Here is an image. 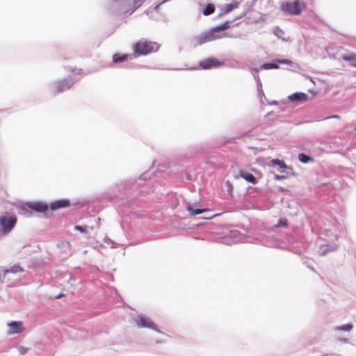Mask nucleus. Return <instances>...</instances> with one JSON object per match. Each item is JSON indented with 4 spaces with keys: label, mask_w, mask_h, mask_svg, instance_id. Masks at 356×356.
Listing matches in <instances>:
<instances>
[{
    "label": "nucleus",
    "mask_w": 356,
    "mask_h": 356,
    "mask_svg": "<svg viewBox=\"0 0 356 356\" xmlns=\"http://www.w3.org/2000/svg\"><path fill=\"white\" fill-rule=\"evenodd\" d=\"M318 237L315 241V252L320 256H325L334 252L339 247L337 232L341 225L334 219L320 218L316 222Z\"/></svg>",
    "instance_id": "nucleus-1"
},
{
    "label": "nucleus",
    "mask_w": 356,
    "mask_h": 356,
    "mask_svg": "<svg viewBox=\"0 0 356 356\" xmlns=\"http://www.w3.org/2000/svg\"><path fill=\"white\" fill-rule=\"evenodd\" d=\"M159 45L156 42L147 41L145 39H141L133 46L134 57L137 58L140 56L147 55L159 50Z\"/></svg>",
    "instance_id": "nucleus-2"
},
{
    "label": "nucleus",
    "mask_w": 356,
    "mask_h": 356,
    "mask_svg": "<svg viewBox=\"0 0 356 356\" xmlns=\"http://www.w3.org/2000/svg\"><path fill=\"white\" fill-rule=\"evenodd\" d=\"M23 271V268L20 266H13L9 270H0V282L6 284L8 286H12L18 281L15 275Z\"/></svg>",
    "instance_id": "nucleus-3"
},
{
    "label": "nucleus",
    "mask_w": 356,
    "mask_h": 356,
    "mask_svg": "<svg viewBox=\"0 0 356 356\" xmlns=\"http://www.w3.org/2000/svg\"><path fill=\"white\" fill-rule=\"evenodd\" d=\"M17 222L15 216H10L8 213L0 216V236L8 234Z\"/></svg>",
    "instance_id": "nucleus-4"
},
{
    "label": "nucleus",
    "mask_w": 356,
    "mask_h": 356,
    "mask_svg": "<svg viewBox=\"0 0 356 356\" xmlns=\"http://www.w3.org/2000/svg\"><path fill=\"white\" fill-rule=\"evenodd\" d=\"M305 3L300 0H296L293 2H284L282 4V9L284 12L290 15H298L305 8Z\"/></svg>",
    "instance_id": "nucleus-5"
},
{
    "label": "nucleus",
    "mask_w": 356,
    "mask_h": 356,
    "mask_svg": "<svg viewBox=\"0 0 356 356\" xmlns=\"http://www.w3.org/2000/svg\"><path fill=\"white\" fill-rule=\"evenodd\" d=\"M74 84V81L67 79L57 81L53 86L54 94H59L69 90Z\"/></svg>",
    "instance_id": "nucleus-6"
},
{
    "label": "nucleus",
    "mask_w": 356,
    "mask_h": 356,
    "mask_svg": "<svg viewBox=\"0 0 356 356\" xmlns=\"http://www.w3.org/2000/svg\"><path fill=\"white\" fill-rule=\"evenodd\" d=\"M135 323L138 327H146L151 330H156V327L154 323L148 318L143 315H138L135 318Z\"/></svg>",
    "instance_id": "nucleus-7"
},
{
    "label": "nucleus",
    "mask_w": 356,
    "mask_h": 356,
    "mask_svg": "<svg viewBox=\"0 0 356 356\" xmlns=\"http://www.w3.org/2000/svg\"><path fill=\"white\" fill-rule=\"evenodd\" d=\"M216 32L213 31V29L211 31L207 32L202 35L200 37L197 38V43L198 44H202L205 42H210L212 40H215L216 39L220 38L219 36H217L216 34Z\"/></svg>",
    "instance_id": "nucleus-8"
},
{
    "label": "nucleus",
    "mask_w": 356,
    "mask_h": 356,
    "mask_svg": "<svg viewBox=\"0 0 356 356\" xmlns=\"http://www.w3.org/2000/svg\"><path fill=\"white\" fill-rule=\"evenodd\" d=\"M291 63V62L287 59H277L273 63H264L261 68L263 70L277 69L279 67L278 64H289Z\"/></svg>",
    "instance_id": "nucleus-9"
},
{
    "label": "nucleus",
    "mask_w": 356,
    "mask_h": 356,
    "mask_svg": "<svg viewBox=\"0 0 356 356\" xmlns=\"http://www.w3.org/2000/svg\"><path fill=\"white\" fill-rule=\"evenodd\" d=\"M8 334H15L21 333L24 330L22 323L21 321H13L8 324Z\"/></svg>",
    "instance_id": "nucleus-10"
},
{
    "label": "nucleus",
    "mask_w": 356,
    "mask_h": 356,
    "mask_svg": "<svg viewBox=\"0 0 356 356\" xmlns=\"http://www.w3.org/2000/svg\"><path fill=\"white\" fill-rule=\"evenodd\" d=\"M200 65L203 69H209L220 65V63L216 58H208L201 61Z\"/></svg>",
    "instance_id": "nucleus-11"
},
{
    "label": "nucleus",
    "mask_w": 356,
    "mask_h": 356,
    "mask_svg": "<svg viewBox=\"0 0 356 356\" xmlns=\"http://www.w3.org/2000/svg\"><path fill=\"white\" fill-rule=\"evenodd\" d=\"M289 99L291 102H306L308 99L306 94L303 92H296L289 96Z\"/></svg>",
    "instance_id": "nucleus-12"
},
{
    "label": "nucleus",
    "mask_w": 356,
    "mask_h": 356,
    "mask_svg": "<svg viewBox=\"0 0 356 356\" xmlns=\"http://www.w3.org/2000/svg\"><path fill=\"white\" fill-rule=\"evenodd\" d=\"M70 206V202L67 200H60L52 202L50 204V209L51 210H56L61 208L67 207Z\"/></svg>",
    "instance_id": "nucleus-13"
},
{
    "label": "nucleus",
    "mask_w": 356,
    "mask_h": 356,
    "mask_svg": "<svg viewBox=\"0 0 356 356\" xmlns=\"http://www.w3.org/2000/svg\"><path fill=\"white\" fill-rule=\"evenodd\" d=\"M242 2V0H233L232 3L225 4L224 7V13H229L233 10L237 8L240 3Z\"/></svg>",
    "instance_id": "nucleus-14"
},
{
    "label": "nucleus",
    "mask_w": 356,
    "mask_h": 356,
    "mask_svg": "<svg viewBox=\"0 0 356 356\" xmlns=\"http://www.w3.org/2000/svg\"><path fill=\"white\" fill-rule=\"evenodd\" d=\"M29 208L38 212L46 211L48 209L47 204L42 203H32L29 205Z\"/></svg>",
    "instance_id": "nucleus-15"
},
{
    "label": "nucleus",
    "mask_w": 356,
    "mask_h": 356,
    "mask_svg": "<svg viewBox=\"0 0 356 356\" xmlns=\"http://www.w3.org/2000/svg\"><path fill=\"white\" fill-rule=\"evenodd\" d=\"M239 175L242 178H243L247 181L252 183V184H255L256 179L252 174L245 172L243 170H240Z\"/></svg>",
    "instance_id": "nucleus-16"
},
{
    "label": "nucleus",
    "mask_w": 356,
    "mask_h": 356,
    "mask_svg": "<svg viewBox=\"0 0 356 356\" xmlns=\"http://www.w3.org/2000/svg\"><path fill=\"white\" fill-rule=\"evenodd\" d=\"M129 55L124 54L120 55L119 54H115L113 56V61L115 63H122L128 60Z\"/></svg>",
    "instance_id": "nucleus-17"
},
{
    "label": "nucleus",
    "mask_w": 356,
    "mask_h": 356,
    "mask_svg": "<svg viewBox=\"0 0 356 356\" xmlns=\"http://www.w3.org/2000/svg\"><path fill=\"white\" fill-rule=\"evenodd\" d=\"M230 27V22H225L223 24L217 26L214 28H213V31L216 33L225 31L228 29Z\"/></svg>",
    "instance_id": "nucleus-18"
},
{
    "label": "nucleus",
    "mask_w": 356,
    "mask_h": 356,
    "mask_svg": "<svg viewBox=\"0 0 356 356\" xmlns=\"http://www.w3.org/2000/svg\"><path fill=\"white\" fill-rule=\"evenodd\" d=\"M341 58L343 60L350 62V65L355 67L354 64H356V54L343 55Z\"/></svg>",
    "instance_id": "nucleus-19"
},
{
    "label": "nucleus",
    "mask_w": 356,
    "mask_h": 356,
    "mask_svg": "<svg viewBox=\"0 0 356 356\" xmlns=\"http://www.w3.org/2000/svg\"><path fill=\"white\" fill-rule=\"evenodd\" d=\"M352 328H353V325L350 323H348V324L342 325L340 326H337L334 327V330L335 332H341V331L349 332L352 330Z\"/></svg>",
    "instance_id": "nucleus-20"
},
{
    "label": "nucleus",
    "mask_w": 356,
    "mask_h": 356,
    "mask_svg": "<svg viewBox=\"0 0 356 356\" xmlns=\"http://www.w3.org/2000/svg\"><path fill=\"white\" fill-rule=\"evenodd\" d=\"M187 210L188 211V212H189L191 216H196V215L200 214V213H203L204 211H208L207 209H193V207L191 205L188 206Z\"/></svg>",
    "instance_id": "nucleus-21"
},
{
    "label": "nucleus",
    "mask_w": 356,
    "mask_h": 356,
    "mask_svg": "<svg viewBox=\"0 0 356 356\" xmlns=\"http://www.w3.org/2000/svg\"><path fill=\"white\" fill-rule=\"evenodd\" d=\"M215 12V7L213 4L209 3L207 6L203 9L202 13L204 15H209L213 14Z\"/></svg>",
    "instance_id": "nucleus-22"
},
{
    "label": "nucleus",
    "mask_w": 356,
    "mask_h": 356,
    "mask_svg": "<svg viewBox=\"0 0 356 356\" xmlns=\"http://www.w3.org/2000/svg\"><path fill=\"white\" fill-rule=\"evenodd\" d=\"M270 165H279L281 168H286V165L285 163L283 161L279 160V159H273L270 161Z\"/></svg>",
    "instance_id": "nucleus-23"
},
{
    "label": "nucleus",
    "mask_w": 356,
    "mask_h": 356,
    "mask_svg": "<svg viewBox=\"0 0 356 356\" xmlns=\"http://www.w3.org/2000/svg\"><path fill=\"white\" fill-rule=\"evenodd\" d=\"M298 159H299V161H300V162H302V163H307V162H309L312 159H311V157H310V156H307V155H306V154H305L301 153V154H300L298 155Z\"/></svg>",
    "instance_id": "nucleus-24"
},
{
    "label": "nucleus",
    "mask_w": 356,
    "mask_h": 356,
    "mask_svg": "<svg viewBox=\"0 0 356 356\" xmlns=\"http://www.w3.org/2000/svg\"><path fill=\"white\" fill-rule=\"evenodd\" d=\"M288 225V221L285 218L280 219L277 224L276 225L277 227H284Z\"/></svg>",
    "instance_id": "nucleus-25"
},
{
    "label": "nucleus",
    "mask_w": 356,
    "mask_h": 356,
    "mask_svg": "<svg viewBox=\"0 0 356 356\" xmlns=\"http://www.w3.org/2000/svg\"><path fill=\"white\" fill-rule=\"evenodd\" d=\"M145 0H134V8L135 9L139 8Z\"/></svg>",
    "instance_id": "nucleus-26"
},
{
    "label": "nucleus",
    "mask_w": 356,
    "mask_h": 356,
    "mask_svg": "<svg viewBox=\"0 0 356 356\" xmlns=\"http://www.w3.org/2000/svg\"><path fill=\"white\" fill-rule=\"evenodd\" d=\"M286 178V177L285 175H275V179L276 180H282Z\"/></svg>",
    "instance_id": "nucleus-27"
},
{
    "label": "nucleus",
    "mask_w": 356,
    "mask_h": 356,
    "mask_svg": "<svg viewBox=\"0 0 356 356\" xmlns=\"http://www.w3.org/2000/svg\"><path fill=\"white\" fill-rule=\"evenodd\" d=\"M75 229L79 230L80 232H84L85 231V228L83 227L79 226V225H76L75 227Z\"/></svg>",
    "instance_id": "nucleus-28"
},
{
    "label": "nucleus",
    "mask_w": 356,
    "mask_h": 356,
    "mask_svg": "<svg viewBox=\"0 0 356 356\" xmlns=\"http://www.w3.org/2000/svg\"><path fill=\"white\" fill-rule=\"evenodd\" d=\"M26 351H27V348H23V347H21L19 348V353L21 354H24Z\"/></svg>",
    "instance_id": "nucleus-29"
},
{
    "label": "nucleus",
    "mask_w": 356,
    "mask_h": 356,
    "mask_svg": "<svg viewBox=\"0 0 356 356\" xmlns=\"http://www.w3.org/2000/svg\"><path fill=\"white\" fill-rule=\"evenodd\" d=\"M220 214H215L213 216H212L211 217H209V218H204L205 219H211V218H213L218 216H219Z\"/></svg>",
    "instance_id": "nucleus-30"
},
{
    "label": "nucleus",
    "mask_w": 356,
    "mask_h": 356,
    "mask_svg": "<svg viewBox=\"0 0 356 356\" xmlns=\"http://www.w3.org/2000/svg\"><path fill=\"white\" fill-rule=\"evenodd\" d=\"M330 118L339 119L340 117L339 115H334L331 116Z\"/></svg>",
    "instance_id": "nucleus-31"
},
{
    "label": "nucleus",
    "mask_w": 356,
    "mask_h": 356,
    "mask_svg": "<svg viewBox=\"0 0 356 356\" xmlns=\"http://www.w3.org/2000/svg\"><path fill=\"white\" fill-rule=\"evenodd\" d=\"M317 92H315L314 90L312 92L313 96H314Z\"/></svg>",
    "instance_id": "nucleus-32"
},
{
    "label": "nucleus",
    "mask_w": 356,
    "mask_h": 356,
    "mask_svg": "<svg viewBox=\"0 0 356 356\" xmlns=\"http://www.w3.org/2000/svg\"><path fill=\"white\" fill-rule=\"evenodd\" d=\"M313 84H316V81L314 80L312 81Z\"/></svg>",
    "instance_id": "nucleus-33"
},
{
    "label": "nucleus",
    "mask_w": 356,
    "mask_h": 356,
    "mask_svg": "<svg viewBox=\"0 0 356 356\" xmlns=\"http://www.w3.org/2000/svg\"><path fill=\"white\" fill-rule=\"evenodd\" d=\"M355 65V67H356V64H354Z\"/></svg>",
    "instance_id": "nucleus-34"
},
{
    "label": "nucleus",
    "mask_w": 356,
    "mask_h": 356,
    "mask_svg": "<svg viewBox=\"0 0 356 356\" xmlns=\"http://www.w3.org/2000/svg\"><path fill=\"white\" fill-rule=\"evenodd\" d=\"M355 131H356V127H355Z\"/></svg>",
    "instance_id": "nucleus-35"
}]
</instances>
